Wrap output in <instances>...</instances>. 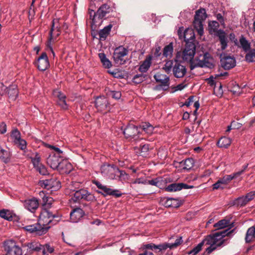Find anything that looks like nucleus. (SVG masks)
I'll return each mask as SVG.
<instances>
[{"instance_id":"5","label":"nucleus","mask_w":255,"mask_h":255,"mask_svg":"<svg viewBox=\"0 0 255 255\" xmlns=\"http://www.w3.org/2000/svg\"><path fill=\"white\" fill-rule=\"evenodd\" d=\"M196 46L194 41H187L185 48L182 52V59L183 61L189 62L190 67L191 64L194 62V57L195 54Z\"/></svg>"},{"instance_id":"19","label":"nucleus","mask_w":255,"mask_h":255,"mask_svg":"<svg viewBox=\"0 0 255 255\" xmlns=\"http://www.w3.org/2000/svg\"><path fill=\"white\" fill-rule=\"evenodd\" d=\"M61 33L60 26L58 19H54L52 21V27L50 31V39L56 38Z\"/></svg>"},{"instance_id":"41","label":"nucleus","mask_w":255,"mask_h":255,"mask_svg":"<svg viewBox=\"0 0 255 255\" xmlns=\"http://www.w3.org/2000/svg\"><path fill=\"white\" fill-rule=\"evenodd\" d=\"M141 128L145 133L150 134L153 132L154 127L149 123H145L140 125L139 127Z\"/></svg>"},{"instance_id":"57","label":"nucleus","mask_w":255,"mask_h":255,"mask_svg":"<svg viewBox=\"0 0 255 255\" xmlns=\"http://www.w3.org/2000/svg\"><path fill=\"white\" fill-rule=\"evenodd\" d=\"M149 149V145L148 144H145L142 145H140V153L141 155L142 156H145L146 155Z\"/></svg>"},{"instance_id":"60","label":"nucleus","mask_w":255,"mask_h":255,"mask_svg":"<svg viewBox=\"0 0 255 255\" xmlns=\"http://www.w3.org/2000/svg\"><path fill=\"white\" fill-rule=\"evenodd\" d=\"M233 179V177L231 175H227L224 176L223 178H220L222 182V184H227L230 181Z\"/></svg>"},{"instance_id":"40","label":"nucleus","mask_w":255,"mask_h":255,"mask_svg":"<svg viewBox=\"0 0 255 255\" xmlns=\"http://www.w3.org/2000/svg\"><path fill=\"white\" fill-rule=\"evenodd\" d=\"M239 41L241 46L244 51L247 52L250 49L251 43L246 39L245 37L242 36L239 40Z\"/></svg>"},{"instance_id":"11","label":"nucleus","mask_w":255,"mask_h":255,"mask_svg":"<svg viewBox=\"0 0 255 255\" xmlns=\"http://www.w3.org/2000/svg\"><path fill=\"white\" fill-rule=\"evenodd\" d=\"M221 64L223 68L226 70L233 68L236 66V59L226 54H221Z\"/></svg>"},{"instance_id":"20","label":"nucleus","mask_w":255,"mask_h":255,"mask_svg":"<svg viewBox=\"0 0 255 255\" xmlns=\"http://www.w3.org/2000/svg\"><path fill=\"white\" fill-rule=\"evenodd\" d=\"M84 214L85 213L82 209L75 208L70 213V220L73 223H77L84 216Z\"/></svg>"},{"instance_id":"58","label":"nucleus","mask_w":255,"mask_h":255,"mask_svg":"<svg viewBox=\"0 0 255 255\" xmlns=\"http://www.w3.org/2000/svg\"><path fill=\"white\" fill-rule=\"evenodd\" d=\"M168 248L170 249V243H165L163 244H160L158 245H155V249H158L159 251L165 250Z\"/></svg>"},{"instance_id":"10","label":"nucleus","mask_w":255,"mask_h":255,"mask_svg":"<svg viewBox=\"0 0 255 255\" xmlns=\"http://www.w3.org/2000/svg\"><path fill=\"white\" fill-rule=\"evenodd\" d=\"M140 131L138 128L132 124H129L124 130V134L127 138L133 139V140L138 139Z\"/></svg>"},{"instance_id":"14","label":"nucleus","mask_w":255,"mask_h":255,"mask_svg":"<svg viewBox=\"0 0 255 255\" xmlns=\"http://www.w3.org/2000/svg\"><path fill=\"white\" fill-rule=\"evenodd\" d=\"M35 64L39 70L44 71L47 69L49 66L48 58L45 52H43L38 58Z\"/></svg>"},{"instance_id":"37","label":"nucleus","mask_w":255,"mask_h":255,"mask_svg":"<svg viewBox=\"0 0 255 255\" xmlns=\"http://www.w3.org/2000/svg\"><path fill=\"white\" fill-rule=\"evenodd\" d=\"M230 224V221L229 219H224L215 223L214 225V227L216 228V230H220L229 226Z\"/></svg>"},{"instance_id":"56","label":"nucleus","mask_w":255,"mask_h":255,"mask_svg":"<svg viewBox=\"0 0 255 255\" xmlns=\"http://www.w3.org/2000/svg\"><path fill=\"white\" fill-rule=\"evenodd\" d=\"M49 147L51 149H53L54 151H55V152L52 153L51 154H57L60 155L61 156H65L63 152L58 147L50 145L49 146Z\"/></svg>"},{"instance_id":"29","label":"nucleus","mask_w":255,"mask_h":255,"mask_svg":"<svg viewBox=\"0 0 255 255\" xmlns=\"http://www.w3.org/2000/svg\"><path fill=\"white\" fill-rule=\"evenodd\" d=\"M217 36L219 37L222 50L225 49L227 47V38L225 31L222 29H219Z\"/></svg>"},{"instance_id":"12","label":"nucleus","mask_w":255,"mask_h":255,"mask_svg":"<svg viewBox=\"0 0 255 255\" xmlns=\"http://www.w3.org/2000/svg\"><path fill=\"white\" fill-rule=\"evenodd\" d=\"M172 72L174 76L177 78H183L187 72L186 67L181 64V63L175 60L174 65L172 69Z\"/></svg>"},{"instance_id":"9","label":"nucleus","mask_w":255,"mask_h":255,"mask_svg":"<svg viewBox=\"0 0 255 255\" xmlns=\"http://www.w3.org/2000/svg\"><path fill=\"white\" fill-rule=\"evenodd\" d=\"M128 54V50L123 46H120L116 48L115 50L113 58L115 62L117 64H124L126 60L124 59V57Z\"/></svg>"},{"instance_id":"54","label":"nucleus","mask_w":255,"mask_h":255,"mask_svg":"<svg viewBox=\"0 0 255 255\" xmlns=\"http://www.w3.org/2000/svg\"><path fill=\"white\" fill-rule=\"evenodd\" d=\"M145 80V76L142 74L135 75L132 81L135 84H139Z\"/></svg>"},{"instance_id":"49","label":"nucleus","mask_w":255,"mask_h":255,"mask_svg":"<svg viewBox=\"0 0 255 255\" xmlns=\"http://www.w3.org/2000/svg\"><path fill=\"white\" fill-rule=\"evenodd\" d=\"M54 248L51 247L49 244H45L42 245L41 251L42 252L43 255H48L47 253L50 254L54 252Z\"/></svg>"},{"instance_id":"31","label":"nucleus","mask_w":255,"mask_h":255,"mask_svg":"<svg viewBox=\"0 0 255 255\" xmlns=\"http://www.w3.org/2000/svg\"><path fill=\"white\" fill-rule=\"evenodd\" d=\"M194 164V159L192 158H186L180 162V166L185 170H190L191 169Z\"/></svg>"},{"instance_id":"43","label":"nucleus","mask_w":255,"mask_h":255,"mask_svg":"<svg viewBox=\"0 0 255 255\" xmlns=\"http://www.w3.org/2000/svg\"><path fill=\"white\" fill-rule=\"evenodd\" d=\"M164 205L166 207H178L180 205V204L177 199L169 198L166 199Z\"/></svg>"},{"instance_id":"4","label":"nucleus","mask_w":255,"mask_h":255,"mask_svg":"<svg viewBox=\"0 0 255 255\" xmlns=\"http://www.w3.org/2000/svg\"><path fill=\"white\" fill-rule=\"evenodd\" d=\"M212 61L213 59L208 52L204 53L194 59V62L191 65V70H192L196 67L212 68L214 67Z\"/></svg>"},{"instance_id":"30","label":"nucleus","mask_w":255,"mask_h":255,"mask_svg":"<svg viewBox=\"0 0 255 255\" xmlns=\"http://www.w3.org/2000/svg\"><path fill=\"white\" fill-rule=\"evenodd\" d=\"M255 239V227L252 226L249 228L246 233L245 241L246 243L252 242Z\"/></svg>"},{"instance_id":"24","label":"nucleus","mask_w":255,"mask_h":255,"mask_svg":"<svg viewBox=\"0 0 255 255\" xmlns=\"http://www.w3.org/2000/svg\"><path fill=\"white\" fill-rule=\"evenodd\" d=\"M156 82L160 83L162 86L166 87L167 89L169 86V77L164 74H156L154 76Z\"/></svg>"},{"instance_id":"62","label":"nucleus","mask_w":255,"mask_h":255,"mask_svg":"<svg viewBox=\"0 0 255 255\" xmlns=\"http://www.w3.org/2000/svg\"><path fill=\"white\" fill-rule=\"evenodd\" d=\"M142 249L145 250H150L153 251L156 250L155 245L152 243L145 244L142 246Z\"/></svg>"},{"instance_id":"18","label":"nucleus","mask_w":255,"mask_h":255,"mask_svg":"<svg viewBox=\"0 0 255 255\" xmlns=\"http://www.w3.org/2000/svg\"><path fill=\"white\" fill-rule=\"evenodd\" d=\"M27 247V254H32L34 252H39L41 251L42 245L38 242L33 241L24 245Z\"/></svg>"},{"instance_id":"15","label":"nucleus","mask_w":255,"mask_h":255,"mask_svg":"<svg viewBox=\"0 0 255 255\" xmlns=\"http://www.w3.org/2000/svg\"><path fill=\"white\" fill-rule=\"evenodd\" d=\"M63 158H65V156L50 154L47 158V163L51 168L56 170Z\"/></svg>"},{"instance_id":"26","label":"nucleus","mask_w":255,"mask_h":255,"mask_svg":"<svg viewBox=\"0 0 255 255\" xmlns=\"http://www.w3.org/2000/svg\"><path fill=\"white\" fill-rule=\"evenodd\" d=\"M59 181L55 178H49L40 181V184L42 187L47 189L53 188L55 185L59 183Z\"/></svg>"},{"instance_id":"44","label":"nucleus","mask_w":255,"mask_h":255,"mask_svg":"<svg viewBox=\"0 0 255 255\" xmlns=\"http://www.w3.org/2000/svg\"><path fill=\"white\" fill-rule=\"evenodd\" d=\"M245 59L248 62H255V49H250L246 55Z\"/></svg>"},{"instance_id":"42","label":"nucleus","mask_w":255,"mask_h":255,"mask_svg":"<svg viewBox=\"0 0 255 255\" xmlns=\"http://www.w3.org/2000/svg\"><path fill=\"white\" fill-rule=\"evenodd\" d=\"M206 10L204 8H200L196 11L194 18L204 21L206 18Z\"/></svg>"},{"instance_id":"1","label":"nucleus","mask_w":255,"mask_h":255,"mask_svg":"<svg viewBox=\"0 0 255 255\" xmlns=\"http://www.w3.org/2000/svg\"><path fill=\"white\" fill-rule=\"evenodd\" d=\"M235 230V229L230 230V228H229L207 236L204 240L194 247L189 254H193L195 255L198 254L201 250L203 246L206 244L209 245V247L206 249L204 255H209L212 252L228 245L229 243V239L224 238L230 236Z\"/></svg>"},{"instance_id":"8","label":"nucleus","mask_w":255,"mask_h":255,"mask_svg":"<svg viewBox=\"0 0 255 255\" xmlns=\"http://www.w3.org/2000/svg\"><path fill=\"white\" fill-rule=\"evenodd\" d=\"M4 250L8 255H22L21 249L13 240L4 242Z\"/></svg>"},{"instance_id":"27","label":"nucleus","mask_w":255,"mask_h":255,"mask_svg":"<svg viewBox=\"0 0 255 255\" xmlns=\"http://www.w3.org/2000/svg\"><path fill=\"white\" fill-rule=\"evenodd\" d=\"M152 56H148L139 67V71L142 73L146 72L151 64Z\"/></svg>"},{"instance_id":"7","label":"nucleus","mask_w":255,"mask_h":255,"mask_svg":"<svg viewBox=\"0 0 255 255\" xmlns=\"http://www.w3.org/2000/svg\"><path fill=\"white\" fill-rule=\"evenodd\" d=\"M93 183L96 185L98 189L101 190V191H98V192L102 194L104 196L111 195L116 197H119L122 195V193L119 190L117 189H113L107 186L104 185L98 181L94 180L93 181Z\"/></svg>"},{"instance_id":"33","label":"nucleus","mask_w":255,"mask_h":255,"mask_svg":"<svg viewBox=\"0 0 255 255\" xmlns=\"http://www.w3.org/2000/svg\"><path fill=\"white\" fill-rule=\"evenodd\" d=\"M14 214L9 210L1 209L0 210V217L7 221H12Z\"/></svg>"},{"instance_id":"59","label":"nucleus","mask_w":255,"mask_h":255,"mask_svg":"<svg viewBox=\"0 0 255 255\" xmlns=\"http://www.w3.org/2000/svg\"><path fill=\"white\" fill-rule=\"evenodd\" d=\"M182 242L183 241L181 237L178 238L174 243H170V249L177 248L182 243Z\"/></svg>"},{"instance_id":"32","label":"nucleus","mask_w":255,"mask_h":255,"mask_svg":"<svg viewBox=\"0 0 255 255\" xmlns=\"http://www.w3.org/2000/svg\"><path fill=\"white\" fill-rule=\"evenodd\" d=\"M112 27V25L109 24L100 30L99 32L100 40H105L106 39L111 30Z\"/></svg>"},{"instance_id":"21","label":"nucleus","mask_w":255,"mask_h":255,"mask_svg":"<svg viewBox=\"0 0 255 255\" xmlns=\"http://www.w3.org/2000/svg\"><path fill=\"white\" fill-rule=\"evenodd\" d=\"M38 206V200L35 198L25 200L24 202V207L31 212H34Z\"/></svg>"},{"instance_id":"22","label":"nucleus","mask_w":255,"mask_h":255,"mask_svg":"<svg viewBox=\"0 0 255 255\" xmlns=\"http://www.w3.org/2000/svg\"><path fill=\"white\" fill-rule=\"evenodd\" d=\"M72 169V165L68 162L67 160H65L64 158H63L61 162L58 165V168H57L60 173L62 174L64 173H69L70 171Z\"/></svg>"},{"instance_id":"53","label":"nucleus","mask_w":255,"mask_h":255,"mask_svg":"<svg viewBox=\"0 0 255 255\" xmlns=\"http://www.w3.org/2000/svg\"><path fill=\"white\" fill-rule=\"evenodd\" d=\"M107 95L111 97L116 100H119L121 97V93L119 91H109L107 92Z\"/></svg>"},{"instance_id":"46","label":"nucleus","mask_w":255,"mask_h":255,"mask_svg":"<svg viewBox=\"0 0 255 255\" xmlns=\"http://www.w3.org/2000/svg\"><path fill=\"white\" fill-rule=\"evenodd\" d=\"M248 202L247 201L245 196L240 197L236 199L234 201V205L238 206H244Z\"/></svg>"},{"instance_id":"13","label":"nucleus","mask_w":255,"mask_h":255,"mask_svg":"<svg viewBox=\"0 0 255 255\" xmlns=\"http://www.w3.org/2000/svg\"><path fill=\"white\" fill-rule=\"evenodd\" d=\"M179 38L181 40H184L186 43L187 41H194L195 35L194 32L191 30H184L183 27H179L177 31Z\"/></svg>"},{"instance_id":"51","label":"nucleus","mask_w":255,"mask_h":255,"mask_svg":"<svg viewBox=\"0 0 255 255\" xmlns=\"http://www.w3.org/2000/svg\"><path fill=\"white\" fill-rule=\"evenodd\" d=\"M128 174L125 171L119 169V171L117 172V178L118 177L119 180L126 181L128 179Z\"/></svg>"},{"instance_id":"39","label":"nucleus","mask_w":255,"mask_h":255,"mask_svg":"<svg viewBox=\"0 0 255 255\" xmlns=\"http://www.w3.org/2000/svg\"><path fill=\"white\" fill-rule=\"evenodd\" d=\"M173 52V43H170L163 48V55L165 57H171Z\"/></svg>"},{"instance_id":"6","label":"nucleus","mask_w":255,"mask_h":255,"mask_svg":"<svg viewBox=\"0 0 255 255\" xmlns=\"http://www.w3.org/2000/svg\"><path fill=\"white\" fill-rule=\"evenodd\" d=\"M119 168L114 164H104L101 167L102 175L110 179H116Z\"/></svg>"},{"instance_id":"17","label":"nucleus","mask_w":255,"mask_h":255,"mask_svg":"<svg viewBox=\"0 0 255 255\" xmlns=\"http://www.w3.org/2000/svg\"><path fill=\"white\" fill-rule=\"evenodd\" d=\"M193 185H189L183 183H175L169 184L165 188V190L167 192H176L180 191L182 189H190L193 188Z\"/></svg>"},{"instance_id":"35","label":"nucleus","mask_w":255,"mask_h":255,"mask_svg":"<svg viewBox=\"0 0 255 255\" xmlns=\"http://www.w3.org/2000/svg\"><path fill=\"white\" fill-rule=\"evenodd\" d=\"M231 139L226 136L222 137L217 142V146L221 148H227L231 143Z\"/></svg>"},{"instance_id":"48","label":"nucleus","mask_w":255,"mask_h":255,"mask_svg":"<svg viewBox=\"0 0 255 255\" xmlns=\"http://www.w3.org/2000/svg\"><path fill=\"white\" fill-rule=\"evenodd\" d=\"M31 162L36 169L38 166L41 165L42 164L40 163V157L39 154L36 152L34 154V157H31Z\"/></svg>"},{"instance_id":"61","label":"nucleus","mask_w":255,"mask_h":255,"mask_svg":"<svg viewBox=\"0 0 255 255\" xmlns=\"http://www.w3.org/2000/svg\"><path fill=\"white\" fill-rule=\"evenodd\" d=\"M57 103L63 109L66 110L68 109V105L66 102V99L58 100Z\"/></svg>"},{"instance_id":"25","label":"nucleus","mask_w":255,"mask_h":255,"mask_svg":"<svg viewBox=\"0 0 255 255\" xmlns=\"http://www.w3.org/2000/svg\"><path fill=\"white\" fill-rule=\"evenodd\" d=\"M110 6L107 4H103L98 9L97 12L95 13L94 18L98 17L100 19H102L106 16V14L110 12Z\"/></svg>"},{"instance_id":"34","label":"nucleus","mask_w":255,"mask_h":255,"mask_svg":"<svg viewBox=\"0 0 255 255\" xmlns=\"http://www.w3.org/2000/svg\"><path fill=\"white\" fill-rule=\"evenodd\" d=\"M164 181L162 177H159L151 180H147V184L156 186L161 188L163 186Z\"/></svg>"},{"instance_id":"28","label":"nucleus","mask_w":255,"mask_h":255,"mask_svg":"<svg viewBox=\"0 0 255 255\" xmlns=\"http://www.w3.org/2000/svg\"><path fill=\"white\" fill-rule=\"evenodd\" d=\"M6 93L7 94L9 98L13 100H15L18 96L17 86L15 84H12L10 85L7 87Z\"/></svg>"},{"instance_id":"38","label":"nucleus","mask_w":255,"mask_h":255,"mask_svg":"<svg viewBox=\"0 0 255 255\" xmlns=\"http://www.w3.org/2000/svg\"><path fill=\"white\" fill-rule=\"evenodd\" d=\"M203 21L201 20L195 19L193 21V26L195 29L197 31L198 34L202 35L203 33Z\"/></svg>"},{"instance_id":"63","label":"nucleus","mask_w":255,"mask_h":255,"mask_svg":"<svg viewBox=\"0 0 255 255\" xmlns=\"http://www.w3.org/2000/svg\"><path fill=\"white\" fill-rule=\"evenodd\" d=\"M247 201L249 202V201L253 200L255 197V191H251L245 196Z\"/></svg>"},{"instance_id":"47","label":"nucleus","mask_w":255,"mask_h":255,"mask_svg":"<svg viewBox=\"0 0 255 255\" xmlns=\"http://www.w3.org/2000/svg\"><path fill=\"white\" fill-rule=\"evenodd\" d=\"M174 62L172 60H168L165 63L163 69L168 74L170 73L173 68Z\"/></svg>"},{"instance_id":"55","label":"nucleus","mask_w":255,"mask_h":255,"mask_svg":"<svg viewBox=\"0 0 255 255\" xmlns=\"http://www.w3.org/2000/svg\"><path fill=\"white\" fill-rule=\"evenodd\" d=\"M36 169L41 175H46L48 174L47 168L44 165L42 164H41L40 166H38V167L36 168Z\"/></svg>"},{"instance_id":"16","label":"nucleus","mask_w":255,"mask_h":255,"mask_svg":"<svg viewBox=\"0 0 255 255\" xmlns=\"http://www.w3.org/2000/svg\"><path fill=\"white\" fill-rule=\"evenodd\" d=\"M95 103V107L98 111L102 112L108 110L109 104L107 99L104 96L97 97Z\"/></svg>"},{"instance_id":"64","label":"nucleus","mask_w":255,"mask_h":255,"mask_svg":"<svg viewBox=\"0 0 255 255\" xmlns=\"http://www.w3.org/2000/svg\"><path fill=\"white\" fill-rule=\"evenodd\" d=\"M194 96H190L188 99L186 101V102L183 104L181 107L184 106H186L187 107H189L192 103L194 102Z\"/></svg>"},{"instance_id":"23","label":"nucleus","mask_w":255,"mask_h":255,"mask_svg":"<svg viewBox=\"0 0 255 255\" xmlns=\"http://www.w3.org/2000/svg\"><path fill=\"white\" fill-rule=\"evenodd\" d=\"M12 154L9 149L0 148V160L4 163H8L11 160Z\"/></svg>"},{"instance_id":"45","label":"nucleus","mask_w":255,"mask_h":255,"mask_svg":"<svg viewBox=\"0 0 255 255\" xmlns=\"http://www.w3.org/2000/svg\"><path fill=\"white\" fill-rule=\"evenodd\" d=\"M209 27L210 32L216 33V35L218 34V31L219 30L218 28L219 27V24L216 21H212L209 23Z\"/></svg>"},{"instance_id":"52","label":"nucleus","mask_w":255,"mask_h":255,"mask_svg":"<svg viewBox=\"0 0 255 255\" xmlns=\"http://www.w3.org/2000/svg\"><path fill=\"white\" fill-rule=\"evenodd\" d=\"M11 137L12 141L14 143L15 141L21 138V133L17 130V129H14L11 132Z\"/></svg>"},{"instance_id":"2","label":"nucleus","mask_w":255,"mask_h":255,"mask_svg":"<svg viewBox=\"0 0 255 255\" xmlns=\"http://www.w3.org/2000/svg\"><path fill=\"white\" fill-rule=\"evenodd\" d=\"M59 220V216L56 214H52L46 209H43L39 216L38 222L24 227V230L30 233L41 236L45 234L51 227L56 224Z\"/></svg>"},{"instance_id":"36","label":"nucleus","mask_w":255,"mask_h":255,"mask_svg":"<svg viewBox=\"0 0 255 255\" xmlns=\"http://www.w3.org/2000/svg\"><path fill=\"white\" fill-rule=\"evenodd\" d=\"M98 56L103 66L105 68H110L112 67V64L111 62L107 58L106 55L104 53H99Z\"/></svg>"},{"instance_id":"50","label":"nucleus","mask_w":255,"mask_h":255,"mask_svg":"<svg viewBox=\"0 0 255 255\" xmlns=\"http://www.w3.org/2000/svg\"><path fill=\"white\" fill-rule=\"evenodd\" d=\"M14 143L22 150L24 151L26 148L27 142L23 139L20 138L18 140L15 141Z\"/></svg>"},{"instance_id":"3","label":"nucleus","mask_w":255,"mask_h":255,"mask_svg":"<svg viewBox=\"0 0 255 255\" xmlns=\"http://www.w3.org/2000/svg\"><path fill=\"white\" fill-rule=\"evenodd\" d=\"M79 185L78 183L73 182L70 187V190L72 191L71 199L74 202H79L82 199L87 201H92L94 200V196L87 190L79 189V187H76Z\"/></svg>"}]
</instances>
